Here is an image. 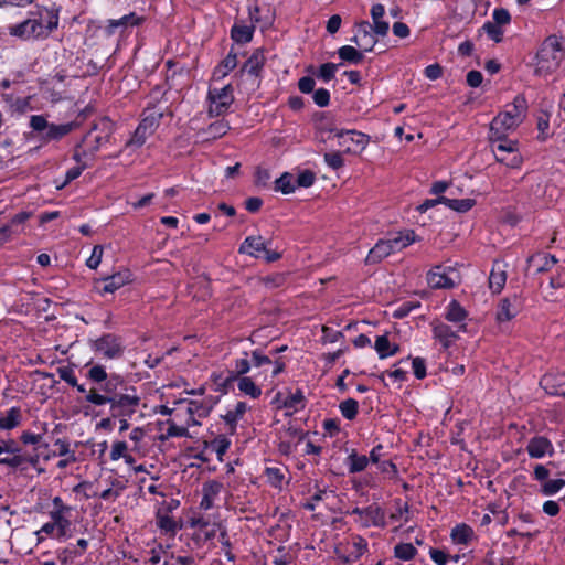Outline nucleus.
I'll list each match as a JSON object with an SVG mask.
<instances>
[{
	"label": "nucleus",
	"instance_id": "9b49d317",
	"mask_svg": "<svg viewBox=\"0 0 565 565\" xmlns=\"http://www.w3.org/2000/svg\"><path fill=\"white\" fill-rule=\"evenodd\" d=\"M456 271L450 267L436 266L427 274V282L434 289H450L456 286L454 275Z\"/></svg>",
	"mask_w": 565,
	"mask_h": 565
},
{
	"label": "nucleus",
	"instance_id": "5fc2aeb1",
	"mask_svg": "<svg viewBox=\"0 0 565 565\" xmlns=\"http://www.w3.org/2000/svg\"><path fill=\"white\" fill-rule=\"evenodd\" d=\"M23 463H26V456L20 455L19 452L12 454L10 457H0V465L10 468H19Z\"/></svg>",
	"mask_w": 565,
	"mask_h": 565
},
{
	"label": "nucleus",
	"instance_id": "412c9836",
	"mask_svg": "<svg viewBox=\"0 0 565 565\" xmlns=\"http://www.w3.org/2000/svg\"><path fill=\"white\" fill-rule=\"evenodd\" d=\"M507 281V274L504 265L500 262H494L492 270L489 276V287L494 294L501 292Z\"/></svg>",
	"mask_w": 565,
	"mask_h": 565
},
{
	"label": "nucleus",
	"instance_id": "c9c22d12",
	"mask_svg": "<svg viewBox=\"0 0 565 565\" xmlns=\"http://www.w3.org/2000/svg\"><path fill=\"white\" fill-rule=\"evenodd\" d=\"M441 201L443 204L459 213L468 212L475 205V200L472 199H448L441 196Z\"/></svg>",
	"mask_w": 565,
	"mask_h": 565
},
{
	"label": "nucleus",
	"instance_id": "4d7b16f0",
	"mask_svg": "<svg viewBox=\"0 0 565 565\" xmlns=\"http://www.w3.org/2000/svg\"><path fill=\"white\" fill-rule=\"evenodd\" d=\"M315 180H316V175L312 171H310V170L301 171L298 174L297 179L295 180L296 188L297 186L309 188L315 183Z\"/></svg>",
	"mask_w": 565,
	"mask_h": 565
},
{
	"label": "nucleus",
	"instance_id": "4c0bfd02",
	"mask_svg": "<svg viewBox=\"0 0 565 565\" xmlns=\"http://www.w3.org/2000/svg\"><path fill=\"white\" fill-rule=\"evenodd\" d=\"M43 18V36L47 38L58 25V14L52 10H44L38 18Z\"/></svg>",
	"mask_w": 565,
	"mask_h": 565
},
{
	"label": "nucleus",
	"instance_id": "8fccbe9b",
	"mask_svg": "<svg viewBox=\"0 0 565 565\" xmlns=\"http://www.w3.org/2000/svg\"><path fill=\"white\" fill-rule=\"evenodd\" d=\"M260 281L267 289H276L286 284L287 276L281 273H276L260 278Z\"/></svg>",
	"mask_w": 565,
	"mask_h": 565
},
{
	"label": "nucleus",
	"instance_id": "5701e85b",
	"mask_svg": "<svg viewBox=\"0 0 565 565\" xmlns=\"http://www.w3.org/2000/svg\"><path fill=\"white\" fill-rule=\"evenodd\" d=\"M230 130V125L225 120H216L212 122L207 128L202 129L198 132V136L202 137L203 140L217 139L223 137Z\"/></svg>",
	"mask_w": 565,
	"mask_h": 565
},
{
	"label": "nucleus",
	"instance_id": "774afa93",
	"mask_svg": "<svg viewBox=\"0 0 565 565\" xmlns=\"http://www.w3.org/2000/svg\"><path fill=\"white\" fill-rule=\"evenodd\" d=\"M492 17H493L492 23H494L499 26L508 24L511 20V15H510L509 11L503 8L495 9L493 11Z\"/></svg>",
	"mask_w": 565,
	"mask_h": 565
},
{
	"label": "nucleus",
	"instance_id": "58836bf2",
	"mask_svg": "<svg viewBox=\"0 0 565 565\" xmlns=\"http://www.w3.org/2000/svg\"><path fill=\"white\" fill-rule=\"evenodd\" d=\"M238 390L253 398H257L262 394V390L255 384V382L248 377L243 376L236 380Z\"/></svg>",
	"mask_w": 565,
	"mask_h": 565
},
{
	"label": "nucleus",
	"instance_id": "aec40b11",
	"mask_svg": "<svg viewBox=\"0 0 565 565\" xmlns=\"http://www.w3.org/2000/svg\"><path fill=\"white\" fill-rule=\"evenodd\" d=\"M392 245H390L387 239H380L373 248L369 252L365 263L369 265L377 264L382 262L384 258L393 254Z\"/></svg>",
	"mask_w": 565,
	"mask_h": 565
},
{
	"label": "nucleus",
	"instance_id": "680f3d73",
	"mask_svg": "<svg viewBox=\"0 0 565 565\" xmlns=\"http://www.w3.org/2000/svg\"><path fill=\"white\" fill-rule=\"evenodd\" d=\"M21 441L26 445H38V449L42 447L47 448V444H42V436L38 434H32L29 431H24L21 435Z\"/></svg>",
	"mask_w": 565,
	"mask_h": 565
},
{
	"label": "nucleus",
	"instance_id": "423d86ee",
	"mask_svg": "<svg viewBox=\"0 0 565 565\" xmlns=\"http://www.w3.org/2000/svg\"><path fill=\"white\" fill-rule=\"evenodd\" d=\"M210 102V117H218L224 115L234 102L233 88L226 85L222 88H211L207 94Z\"/></svg>",
	"mask_w": 565,
	"mask_h": 565
},
{
	"label": "nucleus",
	"instance_id": "6e6d98bb",
	"mask_svg": "<svg viewBox=\"0 0 565 565\" xmlns=\"http://www.w3.org/2000/svg\"><path fill=\"white\" fill-rule=\"evenodd\" d=\"M337 70V64L324 63L319 68L318 77L321 78L323 82H329L334 77Z\"/></svg>",
	"mask_w": 565,
	"mask_h": 565
},
{
	"label": "nucleus",
	"instance_id": "c756f323",
	"mask_svg": "<svg viewBox=\"0 0 565 565\" xmlns=\"http://www.w3.org/2000/svg\"><path fill=\"white\" fill-rule=\"evenodd\" d=\"M252 367L250 360L247 358V353L244 352V356L236 359L233 364V369L230 371V375L227 377L228 381H234L239 377H243L246 373L249 372Z\"/></svg>",
	"mask_w": 565,
	"mask_h": 565
},
{
	"label": "nucleus",
	"instance_id": "e2e57ef3",
	"mask_svg": "<svg viewBox=\"0 0 565 565\" xmlns=\"http://www.w3.org/2000/svg\"><path fill=\"white\" fill-rule=\"evenodd\" d=\"M313 102L319 107H326L330 103V93L326 88H319L313 92Z\"/></svg>",
	"mask_w": 565,
	"mask_h": 565
},
{
	"label": "nucleus",
	"instance_id": "f257e3e1",
	"mask_svg": "<svg viewBox=\"0 0 565 565\" xmlns=\"http://www.w3.org/2000/svg\"><path fill=\"white\" fill-rule=\"evenodd\" d=\"M86 377L92 385L85 402L98 407L108 405L111 417H132L137 413L141 397L120 375H108L105 366L96 364L87 371Z\"/></svg>",
	"mask_w": 565,
	"mask_h": 565
},
{
	"label": "nucleus",
	"instance_id": "1a4fd4ad",
	"mask_svg": "<svg viewBox=\"0 0 565 565\" xmlns=\"http://www.w3.org/2000/svg\"><path fill=\"white\" fill-rule=\"evenodd\" d=\"M334 136L339 139V146L344 147L348 153H358L365 149L370 141V137L356 130H333Z\"/></svg>",
	"mask_w": 565,
	"mask_h": 565
},
{
	"label": "nucleus",
	"instance_id": "ddd939ff",
	"mask_svg": "<svg viewBox=\"0 0 565 565\" xmlns=\"http://www.w3.org/2000/svg\"><path fill=\"white\" fill-rule=\"evenodd\" d=\"M131 273L128 269L118 271L103 279V286L97 287L99 294H113L126 284L130 282Z\"/></svg>",
	"mask_w": 565,
	"mask_h": 565
},
{
	"label": "nucleus",
	"instance_id": "2f4dec72",
	"mask_svg": "<svg viewBox=\"0 0 565 565\" xmlns=\"http://www.w3.org/2000/svg\"><path fill=\"white\" fill-rule=\"evenodd\" d=\"M51 516L53 519V523L56 529V537L60 540L67 539V530L71 525L70 520H67L63 513L62 510H56L51 513Z\"/></svg>",
	"mask_w": 565,
	"mask_h": 565
},
{
	"label": "nucleus",
	"instance_id": "49530a36",
	"mask_svg": "<svg viewBox=\"0 0 565 565\" xmlns=\"http://www.w3.org/2000/svg\"><path fill=\"white\" fill-rule=\"evenodd\" d=\"M339 409L341 415L349 420H352L356 417L359 412V403L354 398H348L340 403Z\"/></svg>",
	"mask_w": 565,
	"mask_h": 565
},
{
	"label": "nucleus",
	"instance_id": "69168bd1",
	"mask_svg": "<svg viewBox=\"0 0 565 565\" xmlns=\"http://www.w3.org/2000/svg\"><path fill=\"white\" fill-rule=\"evenodd\" d=\"M412 367L416 379L422 380L426 376V362L423 358H414L412 360Z\"/></svg>",
	"mask_w": 565,
	"mask_h": 565
},
{
	"label": "nucleus",
	"instance_id": "a19ab883",
	"mask_svg": "<svg viewBox=\"0 0 565 565\" xmlns=\"http://www.w3.org/2000/svg\"><path fill=\"white\" fill-rule=\"evenodd\" d=\"M339 57L352 64H360L364 55L351 45L341 46L338 51Z\"/></svg>",
	"mask_w": 565,
	"mask_h": 565
},
{
	"label": "nucleus",
	"instance_id": "f704fd0d",
	"mask_svg": "<svg viewBox=\"0 0 565 565\" xmlns=\"http://www.w3.org/2000/svg\"><path fill=\"white\" fill-rule=\"evenodd\" d=\"M390 245H392V249L394 253L402 250L403 248L411 245L415 242V234L413 231H407L406 233H399L392 238H387Z\"/></svg>",
	"mask_w": 565,
	"mask_h": 565
},
{
	"label": "nucleus",
	"instance_id": "7ed1b4c3",
	"mask_svg": "<svg viewBox=\"0 0 565 565\" xmlns=\"http://www.w3.org/2000/svg\"><path fill=\"white\" fill-rule=\"evenodd\" d=\"M526 113V100L518 95L513 103L505 106L504 111L500 113L490 124L491 136L494 138L507 137L509 131L514 130L524 119Z\"/></svg>",
	"mask_w": 565,
	"mask_h": 565
},
{
	"label": "nucleus",
	"instance_id": "473e14b6",
	"mask_svg": "<svg viewBox=\"0 0 565 565\" xmlns=\"http://www.w3.org/2000/svg\"><path fill=\"white\" fill-rule=\"evenodd\" d=\"M473 537V530L462 523L456 525L451 531V539L457 544H468Z\"/></svg>",
	"mask_w": 565,
	"mask_h": 565
},
{
	"label": "nucleus",
	"instance_id": "6e6552de",
	"mask_svg": "<svg viewBox=\"0 0 565 565\" xmlns=\"http://www.w3.org/2000/svg\"><path fill=\"white\" fill-rule=\"evenodd\" d=\"M161 116L157 114L146 116L136 128L132 137L127 141L126 147L140 148L143 146L158 128Z\"/></svg>",
	"mask_w": 565,
	"mask_h": 565
},
{
	"label": "nucleus",
	"instance_id": "2eb2a0df",
	"mask_svg": "<svg viewBox=\"0 0 565 565\" xmlns=\"http://www.w3.org/2000/svg\"><path fill=\"white\" fill-rule=\"evenodd\" d=\"M521 301L516 296H513L512 298L502 299L498 307L497 320L500 323L510 321L519 313Z\"/></svg>",
	"mask_w": 565,
	"mask_h": 565
},
{
	"label": "nucleus",
	"instance_id": "a878e982",
	"mask_svg": "<svg viewBox=\"0 0 565 565\" xmlns=\"http://www.w3.org/2000/svg\"><path fill=\"white\" fill-rule=\"evenodd\" d=\"M57 374L61 377V380L66 382L72 387L76 388L77 392L84 394V397L87 395V392L89 391V387L87 388L85 384H79L77 382V377L75 376V372H74L73 367H71V366H60L57 369Z\"/></svg>",
	"mask_w": 565,
	"mask_h": 565
},
{
	"label": "nucleus",
	"instance_id": "de8ad7c7",
	"mask_svg": "<svg viewBox=\"0 0 565 565\" xmlns=\"http://www.w3.org/2000/svg\"><path fill=\"white\" fill-rule=\"evenodd\" d=\"M211 448L216 452L217 459L220 461L223 460V456L227 452L231 440L225 435H218L211 441Z\"/></svg>",
	"mask_w": 565,
	"mask_h": 565
},
{
	"label": "nucleus",
	"instance_id": "13d9d810",
	"mask_svg": "<svg viewBox=\"0 0 565 565\" xmlns=\"http://www.w3.org/2000/svg\"><path fill=\"white\" fill-rule=\"evenodd\" d=\"M497 161L505 163L510 168H519L521 164V157L518 153H514L510 159L508 158V153H500L493 150Z\"/></svg>",
	"mask_w": 565,
	"mask_h": 565
},
{
	"label": "nucleus",
	"instance_id": "603ef678",
	"mask_svg": "<svg viewBox=\"0 0 565 565\" xmlns=\"http://www.w3.org/2000/svg\"><path fill=\"white\" fill-rule=\"evenodd\" d=\"M284 406L287 408H303L305 407V395L301 390H296L295 393L290 394L284 402Z\"/></svg>",
	"mask_w": 565,
	"mask_h": 565
},
{
	"label": "nucleus",
	"instance_id": "b1692460",
	"mask_svg": "<svg viewBox=\"0 0 565 565\" xmlns=\"http://www.w3.org/2000/svg\"><path fill=\"white\" fill-rule=\"evenodd\" d=\"M370 29L371 24L369 22H361L359 24L358 35L352 39V41L355 42L358 46L363 47L364 51H371L375 44V40L371 35Z\"/></svg>",
	"mask_w": 565,
	"mask_h": 565
},
{
	"label": "nucleus",
	"instance_id": "f03ea898",
	"mask_svg": "<svg viewBox=\"0 0 565 565\" xmlns=\"http://www.w3.org/2000/svg\"><path fill=\"white\" fill-rule=\"evenodd\" d=\"M565 60V39L558 35L547 36L536 53L534 73L547 76L558 70Z\"/></svg>",
	"mask_w": 565,
	"mask_h": 565
},
{
	"label": "nucleus",
	"instance_id": "052dcab7",
	"mask_svg": "<svg viewBox=\"0 0 565 565\" xmlns=\"http://www.w3.org/2000/svg\"><path fill=\"white\" fill-rule=\"evenodd\" d=\"M483 30L487 32V34L497 43L501 42L503 31L501 26L492 23V22H486L483 24Z\"/></svg>",
	"mask_w": 565,
	"mask_h": 565
},
{
	"label": "nucleus",
	"instance_id": "393cba45",
	"mask_svg": "<svg viewBox=\"0 0 565 565\" xmlns=\"http://www.w3.org/2000/svg\"><path fill=\"white\" fill-rule=\"evenodd\" d=\"M216 399L213 396H209L203 401H191L189 403V414L198 415L199 417H205L210 414L214 405L216 404Z\"/></svg>",
	"mask_w": 565,
	"mask_h": 565
},
{
	"label": "nucleus",
	"instance_id": "864d4df0",
	"mask_svg": "<svg viewBox=\"0 0 565 565\" xmlns=\"http://www.w3.org/2000/svg\"><path fill=\"white\" fill-rule=\"evenodd\" d=\"M419 307H420L419 301H404L396 308L393 316L395 318L401 319V318L408 316L413 310H415Z\"/></svg>",
	"mask_w": 565,
	"mask_h": 565
},
{
	"label": "nucleus",
	"instance_id": "f8f14e48",
	"mask_svg": "<svg viewBox=\"0 0 565 565\" xmlns=\"http://www.w3.org/2000/svg\"><path fill=\"white\" fill-rule=\"evenodd\" d=\"M143 22V18L138 17L135 12L125 14L119 19H109L106 22L103 31L107 38L115 35L116 33L122 34L128 28L137 26Z\"/></svg>",
	"mask_w": 565,
	"mask_h": 565
},
{
	"label": "nucleus",
	"instance_id": "79ce46f5",
	"mask_svg": "<svg viewBox=\"0 0 565 565\" xmlns=\"http://www.w3.org/2000/svg\"><path fill=\"white\" fill-rule=\"evenodd\" d=\"M489 139L492 145H495V151L500 153L514 154L516 152V143L512 140H508L507 137L494 138V136L489 135Z\"/></svg>",
	"mask_w": 565,
	"mask_h": 565
},
{
	"label": "nucleus",
	"instance_id": "7c9ffc66",
	"mask_svg": "<svg viewBox=\"0 0 565 565\" xmlns=\"http://www.w3.org/2000/svg\"><path fill=\"white\" fill-rule=\"evenodd\" d=\"M367 465L369 458L364 455H359L354 450L347 458L349 473L361 472L366 469Z\"/></svg>",
	"mask_w": 565,
	"mask_h": 565
},
{
	"label": "nucleus",
	"instance_id": "c85d7f7f",
	"mask_svg": "<svg viewBox=\"0 0 565 565\" xmlns=\"http://www.w3.org/2000/svg\"><path fill=\"white\" fill-rule=\"evenodd\" d=\"M374 349L380 359H386L398 352V345H392L386 334L376 338Z\"/></svg>",
	"mask_w": 565,
	"mask_h": 565
},
{
	"label": "nucleus",
	"instance_id": "f3484780",
	"mask_svg": "<svg viewBox=\"0 0 565 565\" xmlns=\"http://www.w3.org/2000/svg\"><path fill=\"white\" fill-rule=\"evenodd\" d=\"M269 241H265L262 236H248L241 244L238 252L246 254L255 258L260 257V253L266 249V245H269Z\"/></svg>",
	"mask_w": 565,
	"mask_h": 565
},
{
	"label": "nucleus",
	"instance_id": "72a5a7b5",
	"mask_svg": "<svg viewBox=\"0 0 565 565\" xmlns=\"http://www.w3.org/2000/svg\"><path fill=\"white\" fill-rule=\"evenodd\" d=\"M157 525L160 530L170 534H175V532L181 529V526L178 525L177 521L172 516L162 512V509H160L157 513Z\"/></svg>",
	"mask_w": 565,
	"mask_h": 565
},
{
	"label": "nucleus",
	"instance_id": "ea45409f",
	"mask_svg": "<svg viewBox=\"0 0 565 565\" xmlns=\"http://www.w3.org/2000/svg\"><path fill=\"white\" fill-rule=\"evenodd\" d=\"M254 28L249 25H234L231 30L232 39L237 43H248L253 39Z\"/></svg>",
	"mask_w": 565,
	"mask_h": 565
},
{
	"label": "nucleus",
	"instance_id": "4be33fe9",
	"mask_svg": "<svg viewBox=\"0 0 565 565\" xmlns=\"http://www.w3.org/2000/svg\"><path fill=\"white\" fill-rule=\"evenodd\" d=\"M247 411V405L245 402H238L235 405L234 409H228L225 415H222V418L228 426V433L234 435L236 433L237 422L244 416Z\"/></svg>",
	"mask_w": 565,
	"mask_h": 565
},
{
	"label": "nucleus",
	"instance_id": "20e7f679",
	"mask_svg": "<svg viewBox=\"0 0 565 565\" xmlns=\"http://www.w3.org/2000/svg\"><path fill=\"white\" fill-rule=\"evenodd\" d=\"M30 127L39 134V138L43 142H50L60 140L70 132H72L77 124L75 122H66V124H50L43 116L33 115L30 118Z\"/></svg>",
	"mask_w": 565,
	"mask_h": 565
},
{
	"label": "nucleus",
	"instance_id": "4468645a",
	"mask_svg": "<svg viewBox=\"0 0 565 565\" xmlns=\"http://www.w3.org/2000/svg\"><path fill=\"white\" fill-rule=\"evenodd\" d=\"M540 384L547 394L565 397V373L545 374Z\"/></svg>",
	"mask_w": 565,
	"mask_h": 565
},
{
	"label": "nucleus",
	"instance_id": "39448f33",
	"mask_svg": "<svg viewBox=\"0 0 565 565\" xmlns=\"http://www.w3.org/2000/svg\"><path fill=\"white\" fill-rule=\"evenodd\" d=\"M350 515L355 516L354 522L362 529L385 527V511L377 503H372L365 508H354L350 512Z\"/></svg>",
	"mask_w": 565,
	"mask_h": 565
},
{
	"label": "nucleus",
	"instance_id": "cd10ccee",
	"mask_svg": "<svg viewBox=\"0 0 565 565\" xmlns=\"http://www.w3.org/2000/svg\"><path fill=\"white\" fill-rule=\"evenodd\" d=\"M434 338L438 339L444 347L448 348L457 338L456 332L446 323H438L433 328Z\"/></svg>",
	"mask_w": 565,
	"mask_h": 565
},
{
	"label": "nucleus",
	"instance_id": "e433bc0d",
	"mask_svg": "<svg viewBox=\"0 0 565 565\" xmlns=\"http://www.w3.org/2000/svg\"><path fill=\"white\" fill-rule=\"evenodd\" d=\"M237 65V56L232 51L227 54V56L218 64V66L214 71V76L217 78L225 77L232 70H234Z\"/></svg>",
	"mask_w": 565,
	"mask_h": 565
},
{
	"label": "nucleus",
	"instance_id": "6ab92c4d",
	"mask_svg": "<svg viewBox=\"0 0 565 565\" xmlns=\"http://www.w3.org/2000/svg\"><path fill=\"white\" fill-rule=\"evenodd\" d=\"M265 65V56L262 50H256L244 63L241 74H248L257 78Z\"/></svg>",
	"mask_w": 565,
	"mask_h": 565
},
{
	"label": "nucleus",
	"instance_id": "a18cd8bd",
	"mask_svg": "<svg viewBox=\"0 0 565 565\" xmlns=\"http://www.w3.org/2000/svg\"><path fill=\"white\" fill-rule=\"evenodd\" d=\"M540 262H544V266H537L536 273H543V271L550 270L556 264L557 260L554 256H548L545 254H536V255L530 256L527 258L529 266H531L534 263H540Z\"/></svg>",
	"mask_w": 565,
	"mask_h": 565
},
{
	"label": "nucleus",
	"instance_id": "c03bdc74",
	"mask_svg": "<svg viewBox=\"0 0 565 565\" xmlns=\"http://www.w3.org/2000/svg\"><path fill=\"white\" fill-rule=\"evenodd\" d=\"M275 189L284 194L292 193L296 190V182L292 174L285 172L276 180Z\"/></svg>",
	"mask_w": 565,
	"mask_h": 565
},
{
	"label": "nucleus",
	"instance_id": "338daca9",
	"mask_svg": "<svg viewBox=\"0 0 565 565\" xmlns=\"http://www.w3.org/2000/svg\"><path fill=\"white\" fill-rule=\"evenodd\" d=\"M31 217L30 212H20L15 214L11 221L8 223L10 226H12V230H20L23 231L22 225Z\"/></svg>",
	"mask_w": 565,
	"mask_h": 565
},
{
	"label": "nucleus",
	"instance_id": "9d476101",
	"mask_svg": "<svg viewBox=\"0 0 565 565\" xmlns=\"http://www.w3.org/2000/svg\"><path fill=\"white\" fill-rule=\"evenodd\" d=\"M10 34L24 40L39 39L43 36V18H29L23 22L10 26Z\"/></svg>",
	"mask_w": 565,
	"mask_h": 565
},
{
	"label": "nucleus",
	"instance_id": "0e129e2a",
	"mask_svg": "<svg viewBox=\"0 0 565 565\" xmlns=\"http://www.w3.org/2000/svg\"><path fill=\"white\" fill-rule=\"evenodd\" d=\"M250 363L255 367H262L267 364H271V359L269 355L264 354L260 350H255L252 352Z\"/></svg>",
	"mask_w": 565,
	"mask_h": 565
},
{
	"label": "nucleus",
	"instance_id": "dca6fc26",
	"mask_svg": "<svg viewBox=\"0 0 565 565\" xmlns=\"http://www.w3.org/2000/svg\"><path fill=\"white\" fill-rule=\"evenodd\" d=\"M526 450L531 458H542L554 451L552 443L544 436H535L527 443Z\"/></svg>",
	"mask_w": 565,
	"mask_h": 565
},
{
	"label": "nucleus",
	"instance_id": "37998d69",
	"mask_svg": "<svg viewBox=\"0 0 565 565\" xmlns=\"http://www.w3.org/2000/svg\"><path fill=\"white\" fill-rule=\"evenodd\" d=\"M467 317L466 310L456 300H452L446 313V319L450 322H462Z\"/></svg>",
	"mask_w": 565,
	"mask_h": 565
},
{
	"label": "nucleus",
	"instance_id": "09e8293b",
	"mask_svg": "<svg viewBox=\"0 0 565 565\" xmlns=\"http://www.w3.org/2000/svg\"><path fill=\"white\" fill-rule=\"evenodd\" d=\"M417 550L411 543H399L394 547L395 557L402 561H411L415 557Z\"/></svg>",
	"mask_w": 565,
	"mask_h": 565
},
{
	"label": "nucleus",
	"instance_id": "3c124183",
	"mask_svg": "<svg viewBox=\"0 0 565 565\" xmlns=\"http://www.w3.org/2000/svg\"><path fill=\"white\" fill-rule=\"evenodd\" d=\"M565 486V480L564 479H548L547 481H545L544 483L541 484V492L544 494V495H554L555 493H557L561 489H563Z\"/></svg>",
	"mask_w": 565,
	"mask_h": 565
},
{
	"label": "nucleus",
	"instance_id": "bf43d9fd",
	"mask_svg": "<svg viewBox=\"0 0 565 565\" xmlns=\"http://www.w3.org/2000/svg\"><path fill=\"white\" fill-rule=\"evenodd\" d=\"M323 158L324 162L333 170H338L344 164V160L340 152H327Z\"/></svg>",
	"mask_w": 565,
	"mask_h": 565
},
{
	"label": "nucleus",
	"instance_id": "0eeeda50",
	"mask_svg": "<svg viewBox=\"0 0 565 565\" xmlns=\"http://www.w3.org/2000/svg\"><path fill=\"white\" fill-rule=\"evenodd\" d=\"M92 349L104 358L114 360L122 355L125 347L119 337L113 333H106L92 341Z\"/></svg>",
	"mask_w": 565,
	"mask_h": 565
},
{
	"label": "nucleus",
	"instance_id": "a211bd4d",
	"mask_svg": "<svg viewBox=\"0 0 565 565\" xmlns=\"http://www.w3.org/2000/svg\"><path fill=\"white\" fill-rule=\"evenodd\" d=\"M222 489L223 484L218 481L211 480L205 482L202 488L200 508L203 510H210L214 504L215 498L220 494Z\"/></svg>",
	"mask_w": 565,
	"mask_h": 565
},
{
	"label": "nucleus",
	"instance_id": "bb28decb",
	"mask_svg": "<svg viewBox=\"0 0 565 565\" xmlns=\"http://www.w3.org/2000/svg\"><path fill=\"white\" fill-rule=\"evenodd\" d=\"M21 411L19 407H11L6 413L0 414V429L10 430L20 425Z\"/></svg>",
	"mask_w": 565,
	"mask_h": 565
}]
</instances>
